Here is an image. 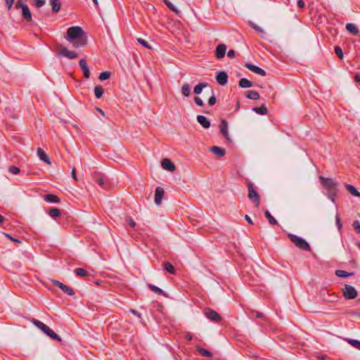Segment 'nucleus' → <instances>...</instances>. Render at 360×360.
<instances>
[{
	"mask_svg": "<svg viewBox=\"0 0 360 360\" xmlns=\"http://www.w3.org/2000/svg\"><path fill=\"white\" fill-rule=\"evenodd\" d=\"M65 38L75 49L84 47L87 44V35L79 26L69 27Z\"/></svg>",
	"mask_w": 360,
	"mask_h": 360,
	"instance_id": "1",
	"label": "nucleus"
},
{
	"mask_svg": "<svg viewBox=\"0 0 360 360\" xmlns=\"http://www.w3.org/2000/svg\"><path fill=\"white\" fill-rule=\"evenodd\" d=\"M323 187L328 191V198L333 201H335V198L338 193V184L330 178H325L322 176H319Z\"/></svg>",
	"mask_w": 360,
	"mask_h": 360,
	"instance_id": "2",
	"label": "nucleus"
},
{
	"mask_svg": "<svg viewBox=\"0 0 360 360\" xmlns=\"http://www.w3.org/2000/svg\"><path fill=\"white\" fill-rule=\"evenodd\" d=\"M288 237L290 241L299 249L305 251L311 250L309 244L302 238L292 233H289Z\"/></svg>",
	"mask_w": 360,
	"mask_h": 360,
	"instance_id": "3",
	"label": "nucleus"
},
{
	"mask_svg": "<svg viewBox=\"0 0 360 360\" xmlns=\"http://www.w3.org/2000/svg\"><path fill=\"white\" fill-rule=\"evenodd\" d=\"M247 187L248 189V197L250 200L254 203L256 207H258L260 204V196L258 192L256 191L254 184L251 181L247 182Z\"/></svg>",
	"mask_w": 360,
	"mask_h": 360,
	"instance_id": "4",
	"label": "nucleus"
},
{
	"mask_svg": "<svg viewBox=\"0 0 360 360\" xmlns=\"http://www.w3.org/2000/svg\"><path fill=\"white\" fill-rule=\"evenodd\" d=\"M57 53L68 59H74L77 57V54L75 52L70 51L66 47L63 46L62 44L58 45Z\"/></svg>",
	"mask_w": 360,
	"mask_h": 360,
	"instance_id": "5",
	"label": "nucleus"
},
{
	"mask_svg": "<svg viewBox=\"0 0 360 360\" xmlns=\"http://www.w3.org/2000/svg\"><path fill=\"white\" fill-rule=\"evenodd\" d=\"M342 292L344 297L347 300H353L358 295V292L355 288L349 285H345Z\"/></svg>",
	"mask_w": 360,
	"mask_h": 360,
	"instance_id": "6",
	"label": "nucleus"
},
{
	"mask_svg": "<svg viewBox=\"0 0 360 360\" xmlns=\"http://www.w3.org/2000/svg\"><path fill=\"white\" fill-rule=\"evenodd\" d=\"M204 314L209 320L218 323L221 320V316L214 310L207 308L204 311Z\"/></svg>",
	"mask_w": 360,
	"mask_h": 360,
	"instance_id": "7",
	"label": "nucleus"
},
{
	"mask_svg": "<svg viewBox=\"0 0 360 360\" xmlns=\"http://www.w3.org/2000/svg\"><path fill=\"white\" fill-rule=\"evenodd\" d=\"M219 129L221 134L225 137L226 141H231L228 132V122L225 120H222L219 124Z\"/></svg>",
	"mask_w": 360,
	"mask_h": 360,
	"instance_id": "8",
	"label": "nucleus"
},
{
	"mask_svg": "<svg viewBox=\"0 0 360 360\" xmlns=\"http://www.w3.org/2000/svg\"><path fill=\"white\" fill-rule=\"evenodd\" d=\"M162 167L169 172H174L176 169L175 165L168 158H164L161 162Z\"/></svg>",
	"mask_w": 360,
	"mask_h": 360,
	"instance_id": "9",
	"label": "nucleus"
},
{
	"mask_svg": "<svg viewBox=\"0 0 360 360\" xmlns=\"http://www.w3.org/2000/svg\"><path fill=\"white\" fill-rule=\"evenodd\" d=\"M226 51V46L224 44H219L215 50V56L217 59L224 57Z\"/></svg>",
	"mask_w": 360,
	"mask_h": 360,
	"instance_id": "10",
	"label": "nucleus"
},
{
	"mask_svg": "<svg viewBox=\"0 0 360 360\" xmlns=\"http://www.w3.org/2000/svg\"><path fill=\"white\" fill-rule=\"evenodd\" d=\"M248 70H251L252 72L261 75V76H265L266 72L260 68L259 67L252 65L251 63H246L245 65Z\"/></svg>",
	"mask_w": 360,
	"mask_h": 360,
	"instance_id": "11",
	"label": "nucleus"
},
{
	"mask_svg": "<svg viewBox=\"0 0 360 360\" xmlns=\"http://www.w3.org/2000/svg\"><path fill=\"white\" fill-rule=\"evenodd\" d=\"M216 80L220 85H225L228 82V75L226 72H219L216 75Z\"/></svg>",
	"mask_w": 360,
	"mask_h": 360,
	"instance_id": "12",
	"label": "nucleus"
},
{
	"mask_svg": "<svg viewBox=\"0 0 360 360\" xmlns=\"http://www.w3.org/2000/svg\"><path fill=\"white\" fill-rule=\"evenodd\" d=\"M165 191L162 187H157L155 193V202L156 205H160L164 196Z\"/></svg>",
	"mask_w": 360,
	"mask_h": 360,
	"instance_id": "13",
	"label": "nucleus"
},
{
	"mask_svg": "<svg viewBox=\"0 0 360 360\" xmlns=\"http://www.w3.org/2000/svg\"><path fill=\"white\" fill-rule=\"evenodd\" d=\"M79 65L80 68L82 69V70L84 72V77L86 79L89 78V77H90V72H89V69L88 68V65H87L86 60L84 59V58L80 59L79 61Z\"/></svg>",
	"mask_w": 360,
	"mask_h": 360,
	"instance_id": "14",
	"label": "nucleus"
},
{
	"mask_svg": "<svg viewBox=\"0 0 360 360\" xmlns=\"http://www.w3.org/2000/svg\"><path fill=\"white\" fill-rule=\"evenodd\" d=\"M22 16L27 22L32 21V14L27 5H25L22 8Z\"/></svg>",
	"mask_w": 360,
	"mask_h": 360,
	"instance_id": "15",
	"label": "nucleus"
},
{
	"mask_svg": "<svg viewBox=\"0 0 360 360\" xmlns=\"http://www.w3.org/2000/svg\"><path fill=\"white\" fill-rule=\"evenodd\" d=\"M197 121L205 129L210 127V122L204 115H198Z\"/></svg>",
	"mask_w": 360,
	"mask_h": 360,
	"instance_id": "16",
	"label": "nucleus"
},
{
	"mask_svg": "<svg viewBox=\"0 0 360 360\" xmlns=\"http://www.w3.org/2000/svg\"><path fill=\"white\" fill-rule=\"evenodd\" d=\"M48 214L52 219L55 220L61 217L60 210L56 207L51 208L48 212Z\"/></svg>",
	"mask_w": 360,
	"mask_h": 360,
	"instance_id": "17",
	"label": "nucleus"
},
{
	"mask_svg": "<svg viewBox=\"0 0 360 360\" xmlns=\"http://www.w3.org/2000/svg\"><path fill=\"white\" fill-rule=\"evenodd\" d=\"M248 24L252 29H254L256 32H257V33L260 35V37L262 38L265 37L266 32L261 27L258 26L252 21H249Z\"/></svg>",
	"mask_w": 360,
	"mask_h": 360,
	"instance_id": "18",
	"label": "nucleus"
},
{
	"mask_svg": "<svg viewBox=\"0 0 360 360\" xmlns=\"http://www.w3.org/2000/svg\"><path fill=\"white\" fill-rule=\"evenodd\" d=\"M37 155L41 160L44 161V162H46L49 165L51 164V162L49 160L48 155L41 148H38L37 150Z\"/></svg>",
	"mask_w": 360,
	"mask_h": 360,
	"instance_id": "19",
	"label": "nucleus"
},
{
	"mask_svg": "<svg viewBox=\"0 0 360 360\" xmlns=\"http://www.w3.org/2000/svg\"><path fill=\"white\" fill-rule=\"evenodd\" d=\"M45 201L50 203H58L60 202V198L53 194H46L44 196Z\"/></svg>",
	"mask_w": 360,
	"mask_h": 360,
	"instance_id": "20",
	"label": "nucleus"
},
{
	"mask_svg": "<svg viewBox=\"0 0 360 360\" xmlns=\"http://www.w3.org/2000/svg\"><path fill=\"white\" fill-rule=\"evenodd\" d=\"M210 151L219 157H222L226 154V150L219 146H212Z\"/></svg>",
	"mask_w": 360,
	"mask_h": 360,
	"instance_id": "21",
	"label": "nucleus"
},
{
	"mask_svg": "<svg viewBox=\"0 0 360 360\" xmlns=\"http://www.w3.org/2000/svg\"><path fill=\"white\" fill-rule=\"evenodd\" d=\"M50 5L51 6L52 11L54 13H58L61 7L59 0H50Z\"/></svg>",
	"mask_w": 360,
	"mask_h": 360,
	"instance_id": "22",
	"label": "nucleus"
},
{
	"mask_svg": "<svg viewBox=\"0 0 360 360\" xmlns=\"http://www.w3.org/2000/svg\"><path fill=\"white\" fill-rule=\"evenodd\" d=\"M238 85L240 87L243 89L249 88L253 86V84L252 82L248 80L246 78H242L240 79Z\"/></svg>",
	"mask_w": 360,
	"mask_h": 360,
	"instance_id": "23",
	"label": "nucleus"
},
{
	"mask_svg": "<svg viewBox=\"0 0 360 360\" xmlns=\"http://www.w3.org/2000/svg\"><path fill=\"white\" fill-rule=\"evenodd\" d=\"M208 83L201 82L196 85L193 89V92L196 95H199L201 94L202 89L208 86Z\"/></svg>",
	"mask_w": 360,
	"mask_h": 360,
	"instance_id": "24",
	"label": "nucleus"
},
{
	"mask_svg": "<svg viewBox=\"0 0 360 360\" xmlns=\"http://www.w3.org/2000/svg\"><path fill=\"white\" fill-rule=\"evenodd\" d=\"M345 188L351 195L356 197H360V193L354 186L350 184H345Z\"/></svg>",
	"mask_w": 360,
	"mask_h": 360,
	"instance_id": "25",
	"label": "nucleus"
},
{
	"mask_svg": "<svg viewBox=\"0 0 360 360\" xmlns=\"http://www.w3.org/2000/svg\"><path fill=\"white\" fill-rule=\"evenodd\" d=\"M45 334H46L51 339L56 340L57 342H60L62 341L60 337L58 334H56L53 330H52L50 328L45 333Z\"/></svg>",
	"mask_w": 360,
	"mask_h": 360,
	"instance_id": "26",
	"label": "nucleus"
},
{
	"mask_svg": "<svg viewBox=\"0 0 360 360\" xmlns=\"http://www.w3.org/2000/svg\"><path fill=\"white\" fill-rule=\"evenodd\" d=\"M147 286L150 290L155 292L156 294L166 296L165 292L162 289L157 287L156 285H155L153 284L148 283L147 285Z\"/></svg>",
	"mask_w": 360,
	"mask_h": 360,
	"instance_id": "27",
	"label": "nucleus"
},
{
	"mask_svg": "<svg viewBox=\"0 0 360 360\" xmlns=\"http://www.w3.org/2000/svg\"><path fill=\"white\" fill-rule=\"evenodd\" d=\"M346 29L348 32H349L353 35H357L359 33V30L354 24L347 23L346 25Z\"/></svg>",
	"mask_w": 360,
	"mask_h": 360,
	"instance_id": "28",
	"label": "nucleus"
},
{
	"mask_svg": "<svg viewBox=\"0 0 360 360\" xmlns=\"http://www.w3.org/2000/svg\"><path fill=\"white\" fill-rule=\"evenodd\" d=\"M252 110L256 113L262 115H266L268 112V110L264 104H262L260 107L253 108Z\"/></svg>",
	"mask_w": 360,
	"mask_h": 360,
	"instance_id": "29",
	"label": "nucleus"
},
{
	"mask_svg": "<svg viewBox=\"0 0 360 360\" xmlns=\"http://www.w3.org/2000/svg\"><path fill=\"white\" fill-rule=\"evenodd\" d=\"M196 350L199 352V354H200L202 356H205V357H212V354L211 352L200 347V346H196Z\"/></svg>",
	"mask_w": 360,
	"mask_h": 360,
	"instance_id": "30",
	"label": "nucleus"
},
{
	"mask_svg": "<svg viewBox=\"0 0 360 360\" xmlns=\"http://www.w3.org/2000/svg\"><path fill=\"white\" fill-rule=\"evenodd\" d=\"M74 272L77 276L79 277H86L89 276V272L83 268H76L74 270Z\"/></svg>",
	"mask_w": 360,
	"mask_h": 360,
	"instance_id": "31",
	"label": "nucleus"
},
{
	"mask_svg": "<svg viewBox=\"0 0 360 360\" xmlns=\"http://www.w3.org/2000/svg\"><path fill=\"white\" fill-rule=\"evenodd\" d=\"M94 180L101 186H103L105 184V180L102 174H95Z\"/></svg>",
	"mask_w": 360,
	"mask_h": 360,
	"instance_id": "32",
	"label": "nucleus"
},
{
	"mask_svg": "<svg viewBox=\"0 0 360 360\" xmlns=\"http://www.w3.org/2000/svg\"><path fill=\"white\" fill-rule=\"evenodd\" d=\"M162 266L164 269L166 270L169 274H174L175 273V269L174 266L169 262H165Z\"/></svg>",
	"mask_w": 360,
	"mask_h": 360,
	"instance_id": "33",
	"label": "nucleus"
},
{
	"mask_svg": "<svg viewBox=\"0 0 360 360\" xmlns=\"http://www.w3.org/2000/svg\"><path fill=\"white\" fill-rule=\"evenodd\" d=\"M246 97L252 100H258L259 94L257 91L250 90L246 92Z\"/></svg>",
	"mask_w": 360,
	"mask_h": 360,
	"instance_id": "34",
	"label": "nucleus"
},
{
	"mask_svg": "<svg viewBox=\"0 0 360 360\" xmlns=\"http://www.w3.org/2000/svg\"><path fill=\"white\" fill-rule=\"evenodd\" d=\"M181 93L185 97H188L191 94V86L188 83H185L181 86Z\"/></svg>",
	"mask_w": 360,
	"mask_h": 360,
	"instance_id": "35",
	"label": "nucleus"
},
{
	"mask_svg": "<svg viewBox=\"0 0 360 360\" xmlns=\"http://www.w3.org/2000/svg\"><path fill=\"white\" fill-rule=\"evenodd\" d=\"M104 89L102 86L96 85L94 88V94L96 98H101L103 94Z\"/></svg>",
	"mask_w": 360,
	"mask_h": 360,
	"instance_id": "36",
	"label": "nucleus"
},
{
	"mask_svg": "<svg viewBox=\"0 0 360 360\" xmlns=\"http://www.w3.org/2000/svg\"><path fill=\"white\" fill-rule=\"evenodd\" d=\"M60 290L64 293H65L66 295H70V296H73L75 294L74 290L72 288H70V286L66 285L65 284L62 286Z\"/></svg>",
	"mask_w": 360,
	"mask_h": 360,
	"instance_id": "37",
	"label": "nucleus"
},
{
	"mask_svg": "<svg viewBox=\"0 0 360 360\" xmlns=\"http://www.w3.org/2000/svg\"><path fill=\"white\" fill-rule=\"evenodd\" d=\"M264 215L268 219L269 223L271 225L277 224V221L275 219V218L271 214V213L268 210H266L264 212Z\"/></svg>",
	"mask_w": 360,
	"mask_h": 360,
	"instance_id": "38",
	"label": "nucleus"
},
{
	"mask_svg": "<svg viewBox=\"0 0 360 360\" xmlns=\"http://www.w3.org/2000/svg\"><path fill=\"white\" fill-rule=\"evenodd\" d=\"M335 274L338 277L346 278L349 276H352L354 274V273H349L346 271L339 269V270H336Z\"/></svg>",
	"mask_w": 360,
	"mask_h": 360,
	"instance_id": "39",
	"label": "nucleus"
},
{
	"mask_svg": "<svg viewBox=\"0 0 360 360\" xmlns=\"http://www.w3.org/2000/svg\"><path fill=\"white\" fill-rule=\"evenodd\" d=\"M163 2L167 5V6L175 13H179V10L174 6L169 0H163Z\"/></svg>",
	"mask_w": 360,
	"mask_h": 360,
	"instance_id": "40",
	"label": "nucleus"
},
{
	"mask_svg": "<svg viewBox=\"0 0 360 360\" xmlns=\"http://www.w3.org/2000/svg\"><path fill=\"white\" fill-rule=\"evenodd\" d=\"M347 341L349 345H351L354 347L360 350V341L359 340H354V339H349Z\"/></svg>",
	"mask_w": 360,
	"mask_h": 360,
	"instance_id": "41",
	"label": "nucleus"
},
{
	"mask_svg": "<svg viewBox=\"0 0 360 360\" xmlns=\"http://www.w3.org/2000/svg\"><path fill=\"white\" fill-rule=\"evenodd\" d=\"M110 76V72H108V71H105V72H101L99 75L98 79L101 81H103V80H106V79H109Z\"/></svg>",
	"mask_w": 360,
	"mask_h": 360,
	"instance_id": "42",
	"label": "nucleus"
},
{
	"mask_svg": "<svg viewBox=\"0 0 360 360\" xmlns=\"http://www.w3.org/2000/svg\"><path fill=\"white\" fill-rule=\"evenodd\" d=\"M137 41L138 42L141 44L142 46H143L144 47L148 49H151L152 47L151 46L148 44V41H146V40H144L143 39H141V38H138L137 39Z\"/></svg>",
	"mask_w": 360,
	"mask_h": 360,
	"instance_id": "43",
	"label": "nucleus"
},
{
	"mask_svg": "<svg viewBox=\"0 0 360 360\" xmlns=\"http://www.w3.org/2000/svg\"><path fill=\"white\" fill-rule=\"evenodd\" d=\"M352 227L356 233H360V222L358 220L352 223Z\"/></svg>",
	"mask_w": 360,
	"mask_h": 360,
	"instance_id": "44",
	"label": "nucleus"
},
{
	"mask_svg": "<svg viewBox=\"0 0 360 360\" xmlns=\"http://www.w3.org/2000/svg\"><path fill=\"white\" fill-rule=\"evenodd\" d=\"M335 53L340 59H342L343 58V52L340 46L335 47Z\"/></svg>",
	"mask_w": 360,
	"mask_h": 360,
	"instance_id": "45",
	"label": "nucleus"
},
{
	"mask_svg": "<svg viewBox=\"0 0 360 360\" xmlns=\"http://www.w3.org/2000/svg\"><path fill=\"white\" fill-rule=\"evenodd\" d=\"M8 171L9 172L13 174H18V173H20V169L17 167H15V166H10L8 167Z\"/></svg>",
	"mask_w": 360,
	"mask_h": 360,
	"instance_id": "46",
	"label": "nucleus"
},
{
	"mask_svg": "<svg viewBox=\"0 0 360 360\" xmlns=\"http://www.w3.org/2000/svg\"><path fill=\"white\" fill-rule=\"evenodd\" d=\"M32 322L35 326H37L40 330L44 326V323L37 319H33Z\"/></svg>",
	"mask_w": 360,
	"mask_h": 360,
	"instance_id": "47",
	"label": "nucleus"
},
{
	"mask_svg": "<svg viewBox=\"0 0 360 360\" xmlns=\"http://www.w3.org/2000/svg\"><path fill=\"white\" fill-rule=\"evenodd\" d=\"M32 322L35 326H37L40 330L44 326V323L37 319H33Z\"/></svg>",
	"mask_w": 360,
	"mask_h": 360,
	"instance_id": "48",
	"label": "nucleus"
},
{
	"mask_svg": "<svg viewBox=\"0 0 360 360\" xmlns=\"http://www.w3.org/2000/svg\"><path fill=\"white\" fill-rule=\"evenodd\" d=\"M50 282L53 283L55 286L58 287V288H61L62 286L64 285L63 283H61L59 281H57L56 279H51Z\"/></svg>",
	"mask_w": 360,
	"mask_h": 360,
	"instance_id": "49",
	"label": "nucleus"
},
{
	"mask_svg": "<svg viewBox=\"0 0 360 360\" xmlns=\"http://www.w3.org/2000/svg\"><path fill=\"white\" fill-rule=\"evenodd\" d=\"M126 221L128 223V224L131 227V228H134L136 226V222L134 221V220L130 217H128L126 218Z\"/></svg>",
	"mask_w": 360,
	"mask_h": 360,
	"instance_id": "50",
	"label": "nucleus"
},
{
	"mask_svg": "<svg viewBox=\"0 0 360 360\" xmlns=\"http://www.w3.org/2000/svg\"><path fill=\"white\" fill-rule=\"evenodd\" d=\"M335 221H336V225L338 226V229L339 231H340L342 228V224L341 223L340 218L338 214H337L335 217Z\"/></svg>",
	"mask_w": 360,
	"mask_h": 360,
	"instance_id": "51",
	"label": "nucleus"
},
{
	"mask_svg": "<svg viewBox=\"0 0 360 360\" xmlns=\"http://www.w3.org/2000/svg\"><path fill=\"white\" fill-rule=\"evenodd\" d=\"M14 1L15 0H5V4L8 11L13 8Z\"/></svg>",
	"mask_w": 360,
	"mask_h": 360,
	"instance_id": "52",
	"label": "nucleus"
},
{
	"mask_svg": "<svg viewBox=\"0 0 360 360\" xmlns=\"http://www.w3.org/2000/svg\"><path fill=\"white\" fill-rule=\"evenodd\" d=\"M217 102V98L213 94L208 100V104L211 106L214 105Z\"/></svg>",
	"mask_w": 360,
	"mask_h": 360,
	"instance_id": "53",
	"label": "nucleus"
},
{
	"mask_svg": "<svg viewBox=\"0 0 360 360\" xmlns=\"http://www.w3.org/2000/svg\"><path fill=\"white\" fill-rule=\"evenodd\" d=\"M194 101L198 106H202L204 105L202 100L198 96L194 98Z\"/></svg>",
	"mask_w": 360,
	"mask_h": 360,
	"instance_id": "54",
	"label": "nucleus"
},
{
	"mask_svg": "<svg viewBox=\"0 0 360 360\" xmlns=\"http://www.w3.org/2000/svg\"><path fill=\"white\" fill-rule=\"evenodd\" d=\"M34 5L37 8H40L45 4V1L44 0H34Z\"/></svg>",
	"mask_w": 360,
	"mask_h": 360,
	"instance_id": "55",
	"label": "nucleus"
},
{
	"mask_svg": "<svg viewBox=\"0 0 360 360\" xmlns=\"http://www.w3.org/2000/svg\"><path fill=\"white\" fill-rule=\"evenodd\" d=\"M251 314L256 316V318L261 319L264 316V314L262 312L256 311H252Z\"/></svg>",
	"mask_w": 360,
	"mask_h": 360,
	"instance_id": "56",
	"label": "nucleus"
},
{
	"mask_svg": "<svg viewBox=\"0 0 360 360\" xmlns=\"http://www.w3.org/2000/svg\"><path fill=\"white\" fill-rule=\"evenodd\" d=\"M25 5V4H24L22 2H20V0H17V2L15 4V9H20V8L22 9Z\"/></svg>",
	"mask_w": 360,
	"mask_h": 360,
	"instance_id": "57",
	"label": "nucleus"
},
{
	"mask_svg": "<svg viewBox=\"0 0 360 360\" xmlns=\"http://www.w3.org/2000/svg\"><path fill=\"white\" fill-rule=\"evenodd\" d=\"M4 234L5 235V236H6V238H8V239H10V240H12V241L17 242V243H20V242H21L19 239L13 238V237H12L11 235H9L8 233H4Z\"/></svg>",
	"mask_w": 360,
	"mask_h": 360,
	"instance_id": "58",
	"label": "nucleus"
},
{
	"mask_svg": "<svg viewBox=\"0 0 360 360\" xmlns=\"http://www.w3.org/2000/svg\"><path fill=\"white\" fill-rule=\"evenodd\" d=\"M236 56V52L233 49H230L227 53V56L230 58H233Z\"/></svg>",
	"mask_w": 360,
	"mask_h": 360,
	"instance_id": "59",
	"label": "nucleus"
},
{
	"mask_svg": "<svg viewBox=\"0 0 360 360\" xmlns=\"http://www.w3.org/2000/svg\"><path fill=\"white\" fill-rule=\"evenodd\" d=\"M297 6L300 8H303L305 6V3L303 0H298L297 1Z\"/></svg>",
	"mask_w": 360,
	"mask_h": 360,
	"instance_id": "60",
	"label": "nucleus"
},
{
	"mask_svg": "<svg viewBox=\"0 0 360 360\" xmlns=\"http://www.w3.org/2000/svg\"><path fill=\"white\" fill-rule=\"evenodd\" d=\"M72 177L75 181H77V176H76V169L74 167L71 172Z\"/></svg>",
	"mask_w": 360,
	"mask_h": 360,
	"instance_id": "61",
	"label": "nucleus"
},
{
	"mask_svg": "<svg viewBox=\"0 0 360 360\" xmlns=\"http://www.w3.org/2000/svg\"><path fill=\"white\" fill-rule=\"evenodd\" d=\"M354 81L356 83L360 82V74L357 73L354 75Z\"/></svg>",
	"mask_w": 360,
	"mask_h": 360,
	"instance_id": "62",
	"label": "nucleus"
},
{
	"mask_svg": "<svg viewBox=\"0 0 360 360\" xmlns=\"http://www.w3.org/2000/svg\"><path fill=\"white\" fill-rule=\"evenodd\" d=\"M245 219L248 222V224H253L252 220L248 214L245 216Z\"/></svg>",
	"mask_w": 360,
	"mask_h": 360,
	"instance_id": "63",
	"label": "nucleus"
},
{
	"mask_svg": "<svg viewBox=\"0 0 360 360\" xmlns=\"http://www.w3.org/2000/svg\"><path fill=\"white\" fill-rule=\"evenodd\" d=\"M130 311H131L133 314H134V315H136V316H139V317H141V314H140V313H139L138 311H136V310H135V309H130Z\"/></svg>",
	"mask_w": 360,
	"mask_h": 360,
	"instance_id": "64",
	"label": "nucleus"
}]
</instances>
